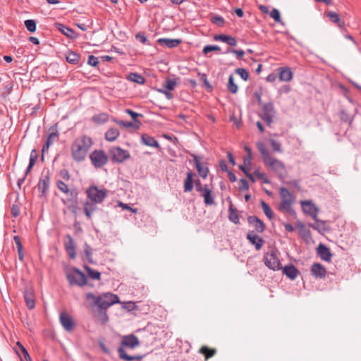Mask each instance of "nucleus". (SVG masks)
<instances>
[{"label":"nucleus","mask_w":361,"mask_h":361,"mask_svg":"<svg viewBox=\"0 0 361 361\" xmlns=\"http://www.w3.org/2000/svg\"><path fill=\"white\" fill-rule=\"evenodd\" d=\"M269 16L277 23L281 22L280 13L278 9L273 8L269 13Z\"/></svg>","instance_id":"obj_56"},{"label":"nucleus","mask_w":361,"mask_h":361,"mask_svg":"<svg viewBox=\"0 0 361 361\" xmlns=\"http://www.w3.org/2000/svg\"><path fill=\"white\" fill-rule=\"evenodd\" d=\"M11 214L13 217H17L20 214V207L17 204H13L11 207Z\"/></svg>","instance_id":"obj_63"},{"label":"nucleus","mask_w":361,"mask_h":361,"mask_svg":"<svg viewBox=\"0 0 361 361\" xmlns=\"http://www.w3.org/2000/svg\"><path fill=\"white\" fill-rule=\"evenodd\" d=\"M85 269L88 274V276L92 279L99 280L101 277V274L97 270H94L92 268L85 266Z\"/></svg>","instance_id":"obj_46"},{"label":"nucleus","mask_w":361,"mask_h":361,"mask_svg":"<svg viewBox=\"0 0 361 361\" xmlns=\"http://www.w3.org/2000/svg\"><path fill=\"white\" fill-rule=\"evenodd\" d=\"M211 22L219 27H223L225 23L224 19L219 16H214L211 18Z\"/></svg>","instance_id":"obj_50"},{"label":"nucleus","mask_w":361,"mask_h":361,"mask_svg":"<svg viewBox=\"0 0 361 361\" xmlns=\"http://www.w3.org/2000/svg\"><path fill=\"white\" fill-rule=\"evenodd\" d=\"M261 207L263 209L264 214L268 219H271L274 217V213L270 207L264 201L261 202Z\"/></svg>","instance_id":"obj_47"},{"label":"nucleus","mask_w":361,"mask_h":361,"mask_svg":"<svg viewBox=\"0 0 361 361\" xmlns=\"http://www.w3.org/2000/svg\"><path fill=\"white\" fill-rule=\"evenodd\" d=\"M38 158L37 152L35 149H32L30 152L29 164L35 165Z\"/></svg>","instance_id":"obj_58"},{"label":"nucleus","mask_w":361,"mask_h":361,"mask_svg":"<svg viewBox=\"0 0 361 361\" xmlns=\"http://www.w3.org/2000/svg\"><path fill=\"white\" fill-rule=\"evenodd\" d=\"M220 50V47L217 45H207L204 47L202 52L204 54L207 55L210 51H219Z\"/></svg>","instance_id":"obj_53"},{"label":"nucleus","mask_w":361,"mask_h":361,"mask_svg":"<svg viewBox=\"0 0 361 361\" xmlns=\"http://www.w3.org/2000/svg\"><path fill=\"white\" fill-rule=\"evenodd\" d=\"M118 205L121 207H122L123 209L129 210V211L132 212L133 213H137V209L136 208H132L128 204H124L121 202H118Z\"/></svg>","instance_id":"obj_64"},{"label":"nucleus","mask_w":361,"mask_h":361,"mask_svg":"<svg viewBox=\"0 0 361 361\" xmlns=\"http://www.w3.org/2000/svg\"><path fill=\"white\" fill-rule=\"evenodd\" d=\"M17 345L19 347L20 351L23 354V357L26 361H32L31 357L27 352V350L25 348V347L20 343H17Z\"/></svg>","instance_id":"obj_55"},{"label":"nucleus","mask_w":361,"mask_h":361,"mask_svg":"<svg viewBox=\"0 0 361 361\" xmlns=\"http://www.w3.org/2000/svg\"><path fill=\"white\" fill-rule=\"evenodd\" d=\"M247 222L255 228V230L257 233H262L265 230L264 224L256 216H248Z\"/></svg>","instance_id":"obj_14"},{"label":"nucleus","mask_w":361,"mask_h":361,"mask_svg":"<svg viewBox=\"0 0 361 361\" xmlns=\"http://www.w3.org/2000/svg\"><path fill=\"white\" fill-rule=\"evenodd\" d=\"M25 25L27 30L30 32H34L36 30V23L34 20H26Z\"/></svg>","instance_id":"obj_48"},{"label":"nucleus","mask_w":361,"mask_h":361,"mask_svg":"<svg viewBox=\"0 0 361 361\" xmlns=\"http://www.w3.org/2000/svg\"><path fill=\"white\" fill-rule=\"evenodd\" d=\"M191 157L193 159L195 168L199 173V175L203 178H206L209 173L208 164L207 161H203L202 157L197 156L196 154H191Z\"/></svg>","instance_id":"obj_9"},{"label":"nucleus","mask_w":361,"mask_h":361,"mask_svg":"<svg viewBox=\"0 0 361 361\" xmlns=\"http://www.w3.org/2000/svg\"><path fill=\"white\" fill-rule=\"evenodd\" d=\"M49 185L50 178L48 175H44L39 179L37 185V188L40 192V196H44L47 193Z\"/></svg>","instance_id":"obj_17"},{"label":"nucleus","mask_w":361,"mask_h":361,"mask_svg":"<svg viewBox=\"0 0 361 361\" xmlns=\"http://www.w3.org/2000/svg\"><path fill=\"white\" fill-rule=\"evenodd\" d=\"M257 147L262 156L265 166L274 172L280 179L283 178L286 174V167L284 164L280 160L272 157L264 143L261 142H257Z\"/></svg>","instance_id":"obj_2"},{"label":"nucleus","mask_w":361,"mask_h":361,"mask_svg":"<svg viewBox=\"0 0 361 361\" xmlns=\"http://www.w3.org/2000/svg\"><path fill=\"white\" fill-rule=\"evenodd\" d=\"M135 38L137 40H138L139 42H140L142 44H149V43H148V40H147V37L142 32H139V33L136 34Z\"/></svg>","instance_id":"obj_60"},{"label":"nucleus","mask_w":361,"mask_h":361,"mask_svg":"<svg viewBox=\"0 0 361 361\" xmlns=\"http://www.w3.org/2000/svg\"><path fill=\"white\" fill-rule=\"evenodd\" d=\"M200 353L204 355L206 360L214 356L216 353L215 348H209L207 346H202L199 350Z\"/></svg>","instance_id":"obj_37"},{"label":"nucleus","mask_w":361,"mask_h":361,"mask_svg":"<svg viewBox=\"0 0 361 361\" xmlns=\"http://www.w3.org/2000/svg\"><path fill=\"white\" fill-rule=\"evenodd\" d=\"M301 204L303 212L307 214L310 215L315 212H319L318 208L310 200L302 201Z\"/></svg>","instance_id":"obj_27"},{"label":"nucleus","mask_w":361,"mask_h":361,"mask_svg":"<svg viewBox=\"0 0 361 361\" xmlns=\"http://www.w3.org/2000/svg\"><path fill=\"white\" fill-rule=\"evenodd\" d=\"M66 240L64 243L66 251L71 259H75L76 251L74 240L70 235H66Z\"/></svg>","instance_id":"obj_12"},{"label":"nucleus","mask_w":361,"mask_h":361,"mask_svg":"<svg viewBox=\"0 0 361 361\" xmlns=\"http://www.w3.org/2000/svg\"><path fill=\"white\" fill-rule=\"evenodd\" d=\"M247 239L252 245H255L257 250H259L264 243L263 238L255 234L254 231H250L247 233Z\"/></svg>","instance_id":"obj_11"},{"label":"nucleus","mask_w":361,"mask_h":361,"mask_svg":"<svg viewBox=\"0 0 361 361\" xmlns=\"http://www.w3.org/2000/svg\"><path fill=\"white\" fill-rule=\"evenodd\" d=\"M97 204L99 202L91 200L84 204V213L89 219H91L92 213L97 209Z\"/></svg>","instance_id":"obj_23"},{"label":"nucleus","mask_w":361,"mask_h":361,"mask_svg":"<svg viewBox=\"0 0 361 361\" xmlns=\"http://www.w3.org/2000/svg\"><path fill=\"white\" fill-rule=\"evenodd\" d=\"M311 273L314 276L317 278L323 279L326 276V270L325 267L321 264L314 263L311 266Z\"/></svg>","instance_id":"obj_19"},{"label":"nucleus","mask_w":361,"mask_h":361,"mask_svg":"<svg viewBox=\"0 0 361 361\" xmlns=\"http://www.w3.org/2000/svg\"><path fill=\"white\" fill-rule=\"evenodd\" d=\"M121 343L123 346L132 349L140 345V341L137 337L133 334L123 336L122 338Z\"/></svg>","instance_id":"obj_16"},{"label":"nucleus","mask_w":361,"mask_h":361,"mask_svg":"<svg viewBox=\"0 0 361 361\" xmlns=\"http://www.w3.org/2000/svg\"><path fill=\"white\" fill-rule=\"evenodd\" d=\"M92 144V138L87 135L78 137L71 147L73 159L77 162L83 161Z\"/></svg>","instance_id":"obj_3"},{"label":"nucleus","mask_w":361,"mask_h":361,"mask_svg":"<svg viewBox=\"0 0 361 361\" xmlns=\"http://www.w3.org/2000/svg\"><path fill=\"white\" fill-rule=\"evenodd\" d=\"M227 88L228 90L233 94H235L238 92V85L234 82L233 75H231L228 78Z\"/></svg>","instance_id":"obj_44"},{"label":"nucleus","mask_w":361,"mask_h":361,"mask_svg":"<svg viewBox=\"0 0 361 361\" xmlns=\"http://www.w3.org/2000/svg\"><path fill=\"white\" fill-rule=\"evenodd\" d=\"M120 132L116 128H111L105 133V139L109 142L115 141L119 136Z\"/></svg>","instance_id":"obj_32"},{"label":"nucleus","mask_w":361,"mask_h":361,"mask_svg":"<svg viewBox=\"0 0 361 361\" xmlns=\"http://www.w3.org/2000/svg\"><path fill=\"white\" fill-rule=\"evenodd\" d=\"M279 78L280 80L288 82L293 78V73L288 67H281L279 68Z\"/></svg>","instance_id":"obj_26"},{"label":"nucleus","mask_w":361,"mask_h":361,"mask_svg":"<svg viewBox=\"0 0 361 361\" xmlns=\"http://www.w3.org/2000/svg\"><path fill=\"white\" fill-rule=\"evenodd\" d=\"M235 73L240 76V78L247 81L249 78V73L244 68H239L235 70Z\"/></svg>","instance_id":"obj_51"},{"label":"nucleus","mask_w":361,"mask_h":361,"mask_svg":"<svg viewBox=\"0 0 361 361\" xmlns=\"http://www.w3.org/2000/svg\"><path fill=\"white\" fill-rule=\"evenodd\" d=\"M293 202L289 200H281L279 205V210L281 212H288L289 214H295L292 204Z\"/></svg>","instance_id":"obj_31"},{"label":"nucleus","mask_w":361,"mask_h":361,"mask_svg":"<svg viewBox=\"0 0 361 361\" xmlns=\"http://www.w3.org/2000/svg\"><path fill=\"white\" fill-rule=\"evenodd\" d=\"M238 189L241 192L249 190V183L246 179H240Z\"/></svg>","instance_id":"obj_54"},{"label":"nucleus","mask_w":361,"mask_h":361,"mask_svg":"<svg viewBox=\"0 0 361 361\" xmlns=\"http://www.w3.org/2000/svg\"><path fill=\"white\" fill-rule=\"evenodd\" d=\"M118 352L119 354V357L121 359H123L126 361H134V360H140L142 358V356H131L126 354L125 350L122 348H119L118 349Z\"/></svg>","instance_id":"obj_38"},{"label":"nucleus","mask_w":361,"mask_h":361,"mask_svg":"<svg viewBox=\"0 0 361 361\" xmlns=\"http://www.w3.org/2000/svg\"><path fill=\"white\" fill-rule=\"evenodd\" d=\"M308 226L313 229L317 231L319 233H322L324 231H327L329 230L326 226V224L325 221L322 220H317L314 224H309Z\"/></svg>","instance_id":"obj_33"},{"label":"nucleus","mask_w":361,"mask_h":361,"mask_svg":"<svg viewBox=\"0 0 361 361\" xmlns=\"http://www.w3.org/2000/svg\"><path fill=\"white\" fill-rule=\"evenodd\" d=\"M228 218L229 220L235 224H238L240 223L238 211L235 208L233 207L232 203H231L228 208Z\"/></svg>","instance_id":"obj_34"},{"label":"nucleus","mask_w":361,"mask_h":361,"mask_svg":"<svg viewBox=\"0 0 361 361\" xmlns=\"http://www.w3.org/2000/svg\"><path fill=\"white\" fill-rule=\"evenodd\" d=\"M56 186L60 191L65 194L70 195L72 197L76 195V193L74 191L71 190L68 186L61 180L56 181Z\"/></svg>","instance_id":"obj_36"},{"label":"nucleus","mask_w":361,"mask_h":361,"mask_svg":"<svg viewBox=\"0 0 361 361\" xmlns=\"http://www.w3.org/2000/svg\"><path fill=\"white\" fill-rule=\"evenodd\" d=\"M201 193L202 197L204 198V203L206 205L215 204L214 195L207 185H204V189Z\"/></svg>","instance_id":"obj_18"},{"label":"nucleus","mask_w":361,"mask_h":361,"mask_svg":"<svg viewBox=\"0 0 361 361\" xmlns=\"http://www.w3.org/2000/svg\"><path fill=\"white\" fill-rule=\"evenodd\" d=\"M129 80L136 82L137 84H143L145 82V78L139 73H130L128 78Z\"/></svg>","instance_id":"obj_41"},{"label":"nucleus","mask_w":361,"mask_h":361,"mask_svg":"<svg viewBox=\"0 0 361 361\" xmlns=\"http://www.w3.org/2000/svg\"><path fill=\"white\" fill-rule=\"evenodd\" d=\"M157 42L171 49L178 47L182 42V40L180 39L160 38L157 40Z\"/></svg>","instance_id":"obj_22"},{"label":"nucleus","mask_w":361,"mask_h":361,"mask_svg":"<svg viewBox=\"0 0 361 361\" xmlns=\"http://www.w3.org/2000/svg\"><path fill=\"white\" fill-rule=\"evenodd\" d=\"M60 322L63 329L67 331H71L74 328V322L71 316L66 312L60 314Z\"/></svg>","instance_id":"obj_15"},{"label":"nucleus","mask_w":361,"mask_h":361,"mask_svg":"<svg viewBox=\"0 0 361 361\" xmlns=\"http://www.w3.org/2000/svg\"><path fill=\"white\" fill-rule=\"evenodd\" d=\"M66 61L71 64H78L80 61V56L73 51H68L66 56Z\"/></svg>","instance_id":"obj_39"},{"label":"nucleus","mask_w":361,"mask_h":361,"mask_svg":"<svg viewBox=\"0 0 361 361\" xmlns=\"http://www.w3.org/2000/svg\"><path fill=\"white\" fill-rule=\"evenodd\" d=\"M254 175L258 178L259 179L262 180L264 183L269 184L270 183V180L268 179L267 176L264 173L260 172L258 169L255 170Z\"/></svg>","instance_id":"obj_49"},{"label":"nucleus","mask_w":361,"mask_h":361,"mask_svg":"<svg viewBox=\"0 0 361 361\" xmlns=\"http://www.w3.org/2000/svg\"><path fill=\"white\" fill-rule=\"evenodd\" d=\"M56 27L61 32H62L67 37L70 39H75L77 37V34L75 31L66 26L65 25H63L61 23H56Z\"/></svg>","instance_id":"obj_20"},{"label":"nucleus","mask_w":361,"mask_h":361,"mask_svg":"<svg viewBox=\"0 0 361 361\" xmlns=\"http://www.w3.org/2000/svg\"><path fill=\"white\" fill-rule=\"evenodd\" d=\"M87 63L91 66L95 67L99 63L98 59L93 55H90L88 56Z\"/></svg>","instance_id":"obj_61"},{"label":"nucleus","mask_w":361,"mask_h":361,"mask_svg":"<svg viewBox=\"0 0 361 361\" xmlns=\"http://www.w3.org/2000/svg\"><path fill=\"white\" fill-rule=\"evenodd\" d=\"M326 16L332 23H336L340 28H343L345 26L344 21H342L341 20L338 14H337L336 13L333 11H329L326 13Z\"/></svg>","instance_id":"obj_30"},{"label":"nucleus","mask_w":361,"mask_h":361,"mask_svg":"<svg viewBox=\"0 0 361 361\" xmlns=\"http://www.w3.org/2000/svg\"><path fill=\"white\" fill-rule=\"evenodd\" d=\"M83 248L87 260L91 264L94 263L92 259V248L87 243H85Z\"/></svg>","instance_id":"obj_45"},{"label":"nucleus","mask_w":361,"mask_h":361,"mask_svg":"<svg viewBox=\"0 0 361 361\" xmlns=\"http://www.w3.org/2000/svg\"><path fill=\"white\" fill-rule=\"evenodd\" d=\"M226 52L227 53L231 52L232 54H235L238 59H241L243 58V56H244V54H245L244 51L242 50V49H240V50L228 49Z\"/></svg>","instance_id":"obj_62"},{"label":"nucleus","mask_w":361,"mask_h":361,"mask_svg":"<svg viewBox=\"0 0 361 361\" xmlns=\"http://www.w3.org/2000/svg\"><path fill=\"white\" fill-rule=\"evenodd\" d=\"M125 112L131 116L132 119L134 121L133 123H135L136 124L135 128L138 129L140 128V125H141V123H140V121H138L137 119V117H142L143 116L142 114L136 113V112H135L133 110L129 109H126L125 110Z\"/></svg>","instance_id":"obj_40"},{"label":"nucleus","mask_w":361,"mask_h":361,"mask_svg":"<svg viewBox=\"0 0 361 361\" xmlns=\"http://www.w3.org/2000/svg\"><path fill=\"white\" fill-rule=\"evenodd\" d=\"M276 114V111L273 103L267 102L262 104L261 111L259 114V116L267 123V126H270L273 123Z\"/></svg>","instance_id":"obj_4"},{"label":"nucleus","mask_w":361,"mask_h":361,"mask_svg":"<svg viewBox=\"0 0 361 361\" xmlns=\"http://www.w3.org/2000/svg\"><path fill=\"white\" fill-rule=\"evenodd\" d=\"M92 120L95 123H105L107 121L106 114L95 115L92 117Z\"/></svg>","instance_id":"obj_57"},{"label":"nucleus","mask_w":361,"mask_h":361,"mask_svg":"<svg viewBox=\"0 0 361 361\" xmlns=\"http://www.w3.org/2000/svg\"><path fill=\"white\" fill-rule=\"evenodd\" d=\"M90 159L94 167L99 169L108 163L109 157L104 150L94 149L90 154Z\"/></svg>","instance_id":"obj_6"},{"label":"nucleus","mask_w":361,"mask_h":361,"mask_svg":"<svg viewBox=\"0 0 361 361\" xmlns=\"http://www.w3.org/2000/svg\"><path fill=\"white\" fill-rule=\"evenodd\" d=\"M87 197L94 202L102 203L107 196V191L105 189H99L95 185H92L87 189Z\"/></svg>","instance_id":"obj_7"},{"label":"nucleus","mask_w":361,"mask_h":361,"mask_svg":"<svg viewBox=\"0 0 361 361\" xmlns=\"http://www.w3.org/2000/svg\"><path fill=\"white\" fill-rule=\"evenodd\" d=\"M186 175H187L186 178L184 180V191L185 192H190L193 189V184H194L193 176H194V173L190 170H189L187 172Z\"/></svg>","instance_id":"obj_29"},{"label":"nucleus","mask_w":361,"mask_h":361,"mask_svg":"<svg viewBox=\"0 0 361 361\" xmlns=\"http://www.w3.org/2000/svg\"><path fill=\"white\" fill-rule=\"evenodd\" d=\"M86 299L92 309L94 307L98 308L97 316L102 324H105L109 320L106 310L111 305L119 302L118 295L111 293H105L98 296L89 293L86 295Z\"/></svg>","instance_id":"obj_1"},{"label":"nucleus","mask_w":361,"mask_h":361,"mask_svg":"<svg viewBox=\"0 0 361 361\" xmlns=\"http://www.w3.org/2000/svg\"><path fill=\"white\" fill-rule=\"evenodd\" d=\"M24 298L26 302V305L30 310L35 308V300L32 292L30 290H25Z\"/></svg>","instance_id":"obj_35"},{"label":"nucleus","mask_w":361,"mask_h":361,"mask_svg":"<svg viewBox=\"0 0 361 361\" xmlns=\"http://www.w3.org/2000/svg\"><path fill=\"white\" fill-rule=\"evenodd\" d=\"M58 138V133L52 132L50 133L42 147V159L44 158V154L48 152L49 147L56 141Z\"/></svg>","instance_id":"obj_21"},{"label":"nucleus","mask_w":361,"mask_h":361,"mask_svg":"<svg viewBox=\"0 0 361 361\" xmlns=\"http://www.w3.org/2000/svg\"><path fill=\"white\" fill-rule=\"evenodd\" d=\"M67 279L71 285L75 284L78 286H83L87 283L86 276L76 268L74 269L73 273L67 275Z\"/></svg>","instance_id":"obj_8"},{"label":"nucleus","mask_w":361,"mask_h":361,"mask_svg":"<svg viewBox=\"0 0 361 361\" xmlns=\"http://www.w3.org/2000/svg\"><path fill=\"white\" fill-rule=\"evenodd\" d=\"M279 193L281 200H289L290 202H294V197L293 195L286 188H281Z\"/></svg>","instance_id":"obj_42"},{"label":"nucleus","mask_w":361,"mask_h":361,"mask_svg":"<svg viewBox=\"0 0 361 361\" xmlns=\"http://www.w3.org/2000/svg\"><path fill=\"white\" fill-rule=\"evenodd\" d=\"M141 142L143 145L149 147H154L159 149L160 145L159 142L152 136L148 134H143L141 136Z\"/></svg>","instance_id":"obj_24"},{"label":"nucleus","mask_w":361,"mask_h":361,"mask_svg":"<svg viewBox=\"0 0 361 361\" xmlns=\"http://www.w3.org/2000/svg\"><path fill=\"white\" fill-rule=\"evenodd\" d=\"M109 154L111 161L116 164H121L130 157L129 152L120 147H112L109 149Z\"/></svg>","instance_id":"obj_5"},{"label":"nucleus","mask_w":361,"mask_h":361,"mask_svg":"<svg viewBox=\"0 0 361 361\" xmlns=\"http://www.w3.org/2000/svg\"><path fill=\"white\" fill-rule=\"evenodd\" d=\"M269 142H270L271 146L274 152H282L281 144L279 142H278L274 139H271L269 140Z\"/></svg>","instance_id":"obj_52"},{"label":"nucleus","mask_w":361,"mask_h":361,"mask_svg":"<svg viewBox=\"0 0 361 361\" xmlns=\"http://www.w3.org/2000/svg\"><path fill=\"white\" fill-rule=\"evenodd\" d=\"M317 252L322 260L328 262H331L332 254L330 249L325 245L320 243L317 248Z\"/></svg>","instance_id":"obj_13"},{"label":"nucleus","mask_w":361,"mask_h":361,"mask_svg":"<svg viewBox=\"0 0 361 361\" xmlns=\"http://www.w3.org/2000/svg\"><path fill=\"white\" fill-rule=\"evenodd\" d=\"M264 262L265 265L272 270H279L281 268V262L274 250L264 255Z\"/></svg>","instance_id":"obj_10"},{"label":"nucleus","mask_w":361,"mask_h":361,"mask_svg":"<svg viewBox=\"0 0 361 361\" xmlns=\"http://www.w3.org/2000/svg\"><path fill=\"white\" fill-rule=\"evenodd\" d=\"M283 273L290 279L293 280L295 279L298 274V269L293 266V264H289L285 266V267L283 269Z\"/></svg>","instance_id":"obj_28"},{"label":"nucleus","mask_w":361,"mask_h":361,"mask_svg":"<svg viewBox=\"0 0 361 361\" xmlns=\"http://www.w3.org/2000/svg\"><path fill=\"white\" fill-rule=\"evenodd\" d=\"M177 85V81L175 78H166L164 81V87L169 91H172L175 89Z\"/></svg>","instance_id":"obj_43"},{"label":"nucleus","mask_w":361,"mask_h":361,"mask_svg":"<svg viewBox=\"0 0 361 361\" xmlns=\"http://www.w3.org/2000/svg\"><path fill=\"white\" fill-rule=\"evenodd\" d=\"M117 123L120 126H122V127H124V128H135V126H136V124L135 123H133V122H130V121H117Z\"/></svg>","instance_id":"obj_59"},{"label":"nucleus","mask_w":361,"mask_h":361,"mask_svg":"<svg viewBox=\"0 0 361 361\" xmlns=\"http://www.w3.org/2000/svg\"><path fill=\"white\" fill-rule=\"evenodd\" d=\"M214 39L215 40H219L223 42H225L231 47H235L237 44V41L235 38L230 35H226L224 34L216 35L214 36Z\"/></svg>","instance_id":"obj_25"}]
</instances>
